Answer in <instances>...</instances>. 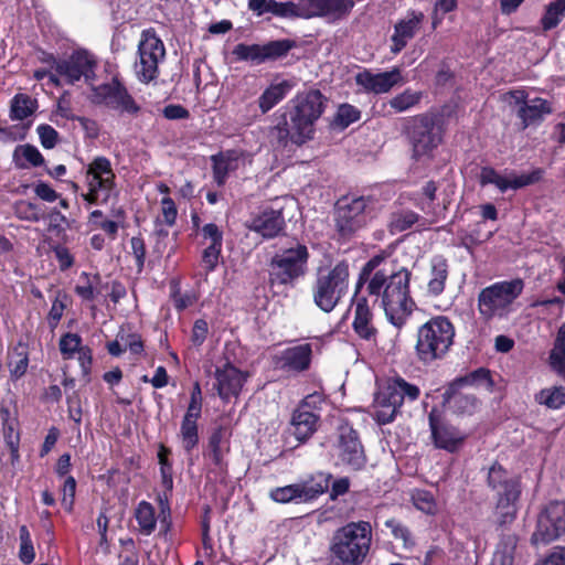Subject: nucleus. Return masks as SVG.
<instances>
[{
	"instance_id": "nucleus-1",
	"label": "nucleus",
	"mask_w": 565,
	"mask_h": 565,
	"mask_svg": "<svg viewBox=\"0 0 565 565\" xmlns=\"http://www.w3.org/2000/svg\"><path fill=\"white\" fill-rule=\"evenodd\" d=\"M411 276L406 267L397 266L384 255H375L365 263L355 282L353 297L355 309L352 326L361 339L370 341L376 335L367 299L359 296L362 287L366 285L367 295L375 297L386 319L401 329L416 306L409 292Z\"/></svg>"
},
{
	"instance_id": "nucleus-2",
	"label": "nucleus",
	"mask_w": 565,
	"mask_h": 565,
	"mask_svg": "<svg viewBox=\"0 0 565 565\" xmlns=\"http://www.w3.org/2000/svg\"><path fill=\"white\" fill-rule=\"evenodd\" d=\"M327 99L318 89L298 93L291 100L289 121L286 128H279L280 139L289 137L296 145H302L313 138L316 122L324 111Z\"/></svg>"
},
{
	"instance_id": "nucleus-3",
	"label": "nucleus",
	"mask_w": 565,
	"mask_h": 565,
	"mask_svg": "<svg viewBox=\"0 0 565 565\" xmlns=\"http://www.w3.org/2000/svg\"><path fill=\"white\" fill-rule=\"evenodd\" d=\"M371 542L370 522H350L338 529L330 543L333 565H361L369 554Z\"/></svg>"
},
{
	"instance_id": "nucleus-4",
	"label": "nucleus",
	"mask_w": 565,
	"mask_h": 565,
	"mask_svg": "<svg viewBox=\"0 0 565 565\" xmlns=\"http://www.w3.org/2000/svg\"><path fill=\"white\" fill-rule=\"evenodd\" d=\"M455 327L444 316L429 319L419 327L416 341V354L424 363L443 359L454 343Z\"/></svg>"
},
{
	"instance_id": "nucleus-5",
	"label": "nucleus",
	"mask_w": 565,
	"mask_h": 565,
	"mask_svg": "<svg viewBox=\"0 0 565 565\" xmlns=\"http://www.w3.org/2000/svg\"><path fill=\"white\" fill-rule=\"evenodd\" d=\"M350 281V267L340 262L330 269H320L312 285V300L323 312H331L347 295Z\"/></svg>"
},
{
	"instance_id": "nucleus-6",
	"label": "nucleus",
	"mask_w": 565,
	"mask_h": 565,
	"mask_svg": "<svg viewBox=\"0 0 565 565\" xmlns=\"http://www.w3.org/2000/svg\"><path fill=\"white\" fill-rule=\"evenodd\" d=\"M523 289L524 282L520 278L498 281L483 288L478 296L480 315L486 320L507 318Z\"/></svg>"
},
{
	"instance_id": "nucleus-7",
	"label": "nucleus",
	"mask_w": 565,
	"mask_h": 565,
	"mask_svg": "<svg viewBox=\"0 0 565 565\" xmlns=\"http://www.w3.org/2000/svg\"><path fill=\"white\" fill-rule=\"evenodd\" d=\"M309 250L305 244L292 242L276 252L269 263L273 285L294 286L308 271Z\"/></svg>"
},
{
	"instance_id": "nucleus-8",
	"label": "nucleus",
	"mask_w": 565,
	"mask_h": 565,
	"mask_svg": "<svg viewBox=\"0 0 565 565\" xmlns=\"http://www.w3.org/2000/svg\"><path fill=\"white\" fill-rule=\"evenodd\" d=\"M86 193L83 199L89 204H107L118 196L116 174L110 160L106 157H95L85 171Z\"/></svg>"
},
{
	"instance_id": "nucleus-9",
	"label": "nucleus",
	"mask_w": 565,
	"mask_h": 565,
	"mask_svg": "<svg viewBox=\"0 0 565 565\" xmlns=\"http://www.w3.org/2000/svg\"><path fill=\"white\" fill-rule=\"evenodd\" d=\"M419 393V388L416 385L409 384L401 377L390 380L375 394L373 405L374 419L381 425L393 422L404 401L413 402L418 398Z\"/></svg>"
},
{
	"instance_id": "nucleus-10",
	"label": "nucleus",
	"mask_w": 565,
	"mask_h": 565,
	"mask_svg": "<svg viewBox=\"0 0 565 565\" xmlns=\"http://www.w3.org/2000/svg\"><path fill=\"white\" fill-rule=\"evenodd\" d=\"M166 56L163 42L153 30H145L138 44V60L135 63V73L142 83H150L159 75V63Z\"/></svg>"
},
{
	"instance_id": "nucleus-11",
	"label": "nucleus",
	"mask_w": 565,
	"mask_h": 565,
	"mask_svg": "<svg viewBox=\"0 0 565 565\" xmlns=\"http://www.w3.org/2000/svg\"><path fill=\"white\" fill-rule=\"evenodd\" d=\"M373 202L366 198H356L342 203L337 209V228L342 236L360 231L374 217Z\"/></svg>"
},
{
	"instance_id": "nucleus-12",
	"label": "nucleus",
	"mask_w": 565,
	"mask_h": 565,
	"mask_svg": "<svg viewBox=\"0 0 565 565\" xmlns=\"http://www.w3.org/2000/svg\"><path fill=\"white\" fill-rule=\"evenodd\" d=\"M565 534V502L554 501L540 513L531 542L547 544Z\"/></svg>"
},
{
	"instance_id": "nucleus-13",
	"label": "nucleus",
	"mask_w": 565,
	"mask_h": 565,
	"mask_svg": "<svg viewBox=\"0 0 565 565\" xmlns=\"http://www.w3.org/2000/svg\"><path fill=\"white\" fill-rule=\"evenodd\" d=\"M96 61L87 51H75L68 57L60 60L55 63L54 70L60 81L67 84L84 78L90 82L95 76Z\"/></svg>"
},
{
	"instance_id": "nucleus-14",
	"label": "nucleus",
	"mask_w": 565,
	"mask_h": 565,
	"mask_svg": "<svg viewBox=\"0 0 565 565\" xmlns=\"http://www.w3.org/2000/svg\"><path fill=\"white\" fill-rule=\"evenodd\" d=\"M543 175L542 169H534L530 173H521L518 174L512 170H504V172H499L491 167H484L480 172V184L484 185H494L500 192H505L507 190H518L533 183H536L541 180Z\"/></svg>"
},
{
	"instance_id": "nucleus-15",
	"label": "nucleus",
	"mask_w": 565,
	"mask_h": 565,
	"mask_svg": "<svg viewBox=\"0 0 565 565\" xmlns=\"http://www.w3.org/2000/svg\"><path fill=\"white\" fill-rule=\"evenodd\" d=\"M291 47L292 43L288 40L271 41L264 45L239 43L232 53L236 61L259 65L286 55Z\"/></svg>"
},
{
	"instance_id": "nucleus-16",
	"label": "nucleus",
	"mask_w": 565,
	"mask_h": 565,
	"mask_svg": "<svg viewBox=\"0 0 565 565\" xmlns=\"http://www.w3.org/2000/svg\"><path fill=\"white\" fill-rule=\"evenodd\" d=\"M428 423L436 448L455 452L462 446L467 435L443 418L437 409H431L428 414Z\"/></svg>"
},
{
	"instance_id": "nucleus-17",
	"label": "nucleus",
	"mask_w": 565,
	"mask_h": 565,
	"mask_svg": "<svg viewBox=\"0 0 565 565\" xmlns=\"http://www.w3.org/2000/svg\"><path fill=\"white\" fill-rule=\"evenodd\" d=\"M337 456L341 462L352 470H360L365 466L366 457L354 429L348 426L340 427L337 444Z\"/></svg>"
},
{
	"instance_id": "nucleus-18",
	"label": "nucleus",
	"mask_w": 565,
	"mask_h": 565,
	"mask_svg": "<svg viewBox=\"0 0 565 565\" xmlns=\"http://www.w3.org/2000/svg\"><path fill=\"white\" fill-rule=\"evenodd\" d=\"M414 122L411 131L414 154L422 157L435 149L441 141V137L431 116H419L415 118Z\"/></svg>"
},
{
	"instance_id": "nucleus-19",
	"label": "nucleus",
	"mask_w": 565,
	"mask_h": 565,
	"mask_svg": "<svg viewBox=\"0 0 565 565\" xmlns=\"http://www.w3.org/2000/svg\"><path fill=\"white\" fill-rule=\"evenodd\" d=\"M248 373L241 371L231 363L217 366L214 373L215 383L213 387L217 391L220 398L227 403L232 397H237L248 379Z\"/></svg>"
},
{
	"instance_id": "nucleus-20",
	"label": "nucleus",
	"mask_w": 565,
	"mask_h": 565,
	"mask_svg": "<svg viewBox=\"0 0 565 565\" xmlns=\"http://www.w3.org/2000/svg\"><path fill=\"white\" fill-rule=\"evenodd\" d=\"M306 20L321 18L337 22L348 17L354 8V0H303Z\"/></svg>"
},
{
	"instance_id": "nucleus-21",
	"label": "nucleus",
	"mask_w": 565,
	"mask_h": 565,
	"mask_svg": "<svg viewBox=\"0 0 565 565\" xmlns=\"http://www.w3.org/2000/svg\"><path fill=\"white\" fill-rule=\"evenodd\" d=\"M213 178L217 185H223L231 172L250 164L252 156L247 151L231 149L212 157Z\"/></svg>"
},
{
	"instance_id": "nucleus-22",
	"label": "nucleus",
	"mask_w": 565,
	"mask_h": 565,
	"mask_svg": "<svg viewBox=\"0 0 565 565\" xmlns=\"http://www.w3.org/2000/svg\"><path fill=\"white\" fill-rule=\"evenodd\" d=\"M356 84L364 90L374 94H384L403 82L399 67H393L387 72L372 73L364 71L355 76Z\"/></svg>"
},
{
	"instance_id": "nucleus-23",
	"label": "nucleus",
	"mask_w": 565,
	"mask_h": 565,
	"mask_svg": "<svg viewBox=\"0 0 565 565\" xmlns=\"http://www.w3.org/2000/svg\"><path fill=\"white\" fill-rule=\"evenodd\" d=\"M311 398L307 396L291 416L290 431L298 441L308 440L318 428L320 416L310 409Z\"/></svg>"
},
{
	"instance_id": "nucleus-24",
	"label": "nucleus",
	"mask_w": 565,
	"mask_h": 565,
	"mask_svg": "<svg viewBox=\"0 0 565 565\" xmlns=\"http://www.w3.org/2000/svg\"><path fill=\"white\" fill-rule=\"evenodd\" d=\"M425 15L420 11H409L394 25V33L391 36V52L398 54L407 43L414 39L420 30Z\"/></svg>"
},
{
	"instance_id": "nucleus-25",
	"label": "nucleus",
	"mask_w": 565,
	"mask_h": 565,
	"mask_svg": "<svg viewBox=\"0 0 565 565\" xmlns=\"http://www.w3.org/2000/svg\"><path fill=\"white\" fill-rule=\"evenodd\" d=\"M285 221L280 211L264 210L252 215L246 222L248 230L259 234L264 238L277 236L284 228Z\"/></svg>"
},
{
	"instance_id": "nucleus-26",
	"label": "nucleus",
	"mask_w": 565,
	"mask_h": 565,
	"mask_svg": "<svg viewBox=\"0 0 565 565\" xmlns=\"http://www.w3.org/2000/svg\"><path fill=\"white\" fill-rule=\"evenodd\" d=\"M311 355V344L302 343L281 351L275 356V363L282 370L302 372L309 367Z\"/></svg>"
},
{
	"instance_id": "nucleus-27",
	"label": "nucleus",
	"mask_w": 565,
	"mask_h": 565,
	"mask_svg": "<svg viewBox=\"0 0 565 565\" xmlns=\"http://www.w3.org/2000/svg\"><path fill=\"white\" fill-rule=\"evenodd\" d=\"M449 265L443 256H434L430 260L429 278L427 281V294L433 297L441 295L448 279Z\"/></svg>"
},
{
	"instance_id": "nucleus-28",
	"label": "nucleus",
	"mask_w": 565,
	"mask_h": 565,
	"mask_svg": "<svg viewBox=\"0 0 565 565\" xmlns=\"http://www.w3.org/2000/svg\"><path fill=\"white\" fill-rule=\"evenodd\" d=\"M553 108L548 100L533 98L524 103L519 109V117L522 119L523 128L541 122L545 116L552 114Z\"/></svg>"
},
{
	"instance_id": "nucleus-29",
	"label": "nucleus",
	"mask_w": 565,
	"mask_h": 565,
	"mask_svg": "<svg viewBox=\"0 0 565 565\" xmlns=\"http://www.w3.org/2000/svg\"><path fill=\"white\" fill-rule=\"evenodd\" d=\"M520 488L510 486L508 493L498 494V501L495 505V518L500 525L511 523L516 515V502L520 497Z\"/></svg>"
},
{
	"instance_id": "nucleus-30",
	"label": "nucleus",
	"mask_w": 565,
	"mask_h": 565,
	"mask_svg": "<svg viewBox=\"0 0 565 565\" xmlns=\"http://www.w3.org/2000/svg\"><path fill=\"white\" fill-rule=\"evenodd\" d=\"M294 87L295 83L292 81H281L279 83L271 84L259 97L258 103L262 113L266 114L280 100H282Z\"/></svg>"
},
{
	"instance_id": "nucleus-31",
	"label": "nucleus",
	"mask_w": 565,
	"mask_h": 565,
	"mask_svg": "<svg viewBox=\"0 0 565 565\" xmlns=\"http://www.w3.org/2000/svg\"><path fill=\"white\" fill-rule=\"evenodd\" d=\"M199 414L185 413L181 422L179 438L186 452H190L199 444L198 420Z\"/></svg>"
},
{
	"instance_id": "nucleus-32",
	"label": "nucleus",
	"mask_w": 565,
	"mask_h": 565,
	"mask_svg": "<svg viewBox=\"0 0 565 565\" xmlns=\"http://www.w3.org/2000/svg\"><path fill=\"white\" fill-rule=\"evenodd\" d=\"M105 106L114 110L127 113L130 115L137 114L140 109L127 89L118 82L115 85V89L110 94Z\"/></svg>"
},
{
	"instance_id": "nucleus-33",
	"label": "nucleus",
	"mask_w": 565,
	"mask_h": 565,
	"mask_svg": "<svg viewBox=\"0 0 565 565\" xmlns=\"http://www.w3.org/2000/svg\"><path fill=\"white\" fill-rule=\"evenodd\" d=\"M488 483L498 494H505L510 486L520 488L519 481L512 478L508 472L499 465H493L488 473Z\"/></svg>"
},
{
	"instance_id": "nucleus-34",
	"label": "nucleus",
	"mask_w": 565,
	"mask_h": 565,
	"mask_svg": "<svg viewBox=\"0 0 565 565\" xmlns=\"http://www.w3.org/2000/svg\"><path fill=\"white\" fill-rule=\"evenodd\" d=\"M100 277L98 274L83 271L75 286V292L84 301H92L99 294Z\"/></svg>"
},
{
	"instance_id": "nucleus-35",
	"label": "nucleus",
	"mask_w": 565,
	"mask_h": 565,
	"mask_svg": "<svg viewBox=\"0 0 565 565\" xmlns=\"http://www.w3.org/2000/svg\"><path fill=\"white\" fill-rule=\"evenodd\" d=\"M135 518L141 534L148 536L154 532L157 525V516L154 508L151 503L147 501L139 502L135 510Z\"/></svg>"
},
{
	"instance_id": "nucleus-36",
	"label": "nucleus",
	"mask_w": 565,
	"mask_h": 565,
	"mask_svg": "<svg viewBox=\"0 0 565 565\" xmlns=\"http://www.w3.org/2000/svg\"><path fill=\"white\" fill-rule=\"evenodd\" d=\"M268 12L278 18L306 19L303 0H298L297 2L269 0Z\"/></svg>"
},
{
	"instance_id": "nucleus-37",
	"label": "nucleus",
	"mask_w": 565,
	"mask_h": 565,
	"mask_svg": "<svg viewBox=\"0 0 565 565\" xmlns=\"http://www.w3.org/2000/svg\"><path fill=\"white\" fill-rule=\"evenodd\" d=\"M228 451L227 433L224 428L213 431L209 440V457L216 466H222L223 458Z\"/></svg>"
},
{
	"instance_id": "nucleus-38",
	"label": "nucleus",
	"mask_w": 565,
	"mask_h": 565,
	"mask_svg": "<svg viewBox=\"0 0 565 565\" xmlns=\"http://www.w3.org/2000/svg\"><path fill=\"white\" fill-rule=\"evenodd\" d=\"M565 18V0H552L545 6L544 13L541 18V26L543 31L555 29Z\"/></svg>"
},
{
	"instance_id": "nucleus-39",
	"label": "nucleus",
	"mask_w": 565,
	"mask_h": 565,
	"mask_svg": "<svg viewBox=\"0 0 565 565\" xmlns=\"http://www.w3.org/2000/svg\"><path fill=\"white\" fill-rule=\"evenodd\" d=\"M550 358L552 367L565 380V323L557 331Z\"/></svg>"
},
{
	"instance_id": "nucleus-40",
	"label": "nucleus",
	"mask_w": 565,
	"mask_h": 565,
	"mask_svg": "<svg viewBox=\"0 0 565 565\" xmlns=\"http://www.w3.org/2000/svg\"><path fill=\"white\" fill-rule=\"evenodd\" d=\"M269 497L273 501L278 503H289L297 500L306 502L305 489L301 483L275 488L270 490Z\"/></svg>"
},
{
	"instance_id": "nucleus-41",
	"label": "nucleus",
	"mask_w": 565,
	"mask_h": 565,
	"mask_svg": "<svg viewBox=\"0 0 565 565\" xmlns=\"http://www.w3.org/2000/svg\"><path fill=\"white\" fill-rule=\"evenodd\" d=\"M332 481V476L326 472L316 473L310 481L301 483L305 489V501L315 499L324 493Z\"/></svg>"
},
{
	"instance_id": "nucleus-42",
	"label": "nucleus",
	"mask_w": 565,
	"mask_h": 565,
	"mask_svg": "<svg viewBox=\"0 0 565 565\" xmlns=\"http://www.w3.org/2000/svg\"><path fill=\"white\" fill-rule=\"evenodd\" d=\"M418 221V215L411 210H398L391 214L388 227L391 233H401L411 228Z\"/></svg>"
},
{
	"instance_id": "nucleus-43",
	"label": "nucleus",
	"mask_w": 565,
	"mask_h": 565,
	"mask_svg": "<svg viewBox=\"0 0 565 565\" xmlns=\"http://www.w3.org/2000/svg\"><path fill=\"white\" fill-rule=\"evenodd\" d=\"M423 98V93L413 89H405L390 100V106L396 113L406 111L416 106Z\"/></svg>"
},
{
	"instance_id": "nucleus-44",
	"label": "nucleus",
	"mask_w": 565,
	"mask_h": 565,
	"mask_svg": "<svg viewBox=\"0 0 565 565\" xmlns=\"http://www.w3.org/2000/svg\"><path fill=\"white\" fill-rule=\"evenodd\" d=\"M14 159L17 166L20 168H26L29 166L38 167L43 163V157L38 148L24 145L20 146L14 151Z\"/></svg>"
},
{
	"instance_id": "nucleus-45",
	"label": "nucleus",
	"mask_w": 565,
	"mask_h": 565,
	"mask_svg": "<svg viewBox=\"0 0 565 565\" xmlns=\"http://www.w3.org/2000/svg\"><path fill=\"white\" fill-rule=\"evenodd\" d=\"M29 365V355L24 348H17L9 354L8 367L12 379L18 380L22 377Z\"/></svg>"
},
{
	"instance_id": "nucleus-46",
	"label": "nucleus",
	"mask_w": 565,
	"mask_h": 565,
	"mask_svg": "<svg viewBox=\"0 0 565 565\" xmlns=\"http://www.w3.org/2000/svg\"><path fill=\"white\" fill-rule=\"evenodd\" d=\"M536 401L552 409H558L565 404V388L559 386L547 387L536 395Z\"/></svg>"
},
{
	"instance_id": "nucleus-47",
	"label": "nucleus",
	"mask_w": 565,
	"mask_h": 565,
	"mask_svg": "<svg viewBox=\"0 0 565 565\" xmlns=\"http://www.w3.org/2000/svg\"><path fill=\"white\" fill-rule=\"evenodd\" d=\"M385 526L391 531V535L402 542L405 550H411L415 545L414 537L409 529L396 519L385 521Z\"/></svg>"
},
{
	"instance_id": "nucleus-48",
	"label": "nucleus",
	"mask_w": 565,
	"mask_h": 565,
	"mask_svg": "<svg viewBox=\"0 0 565 565\" xmlns=\"http://www.w3.org/2000/svg\"><path fill=\"white\" fill-rule=\"evenodd\" d=\"M34 111V102L28 95L18 94L11 104V117L17 120H23Z\"/></svg>"
},
{
	"instance_id": "nucleus-49",
	"label": "nucleus",
	"mask_w": 565,
	"mask_h": 565,
	"mask_svg": "<svg viewBox=\"0 0 565 565\" xmlns=\"http://www.w3.org/2000/svg\"><path fill=\"white\" fill-rule=\"evenodd\" d=\"M0 417L2 420L3 436L7 446H14L20 444V434L15 429L17 422L11 418L10 411L7 407L0 408Z\"/></svg>"
},
{
	"instance_id": "nucleus-50",
	"label": "nucleus",
	"mask_w": 565,
	"mask_h": 565,
	"mask_svg": "<svg viewBox=\"0 0 565 565\" xmlns=\"http://www.w3.org/2000/svg\"><path fill=\"white\" fill-rule=\"evenodd\" d=\"M460 383L467 384V385H477L482 386L487 391H492L493 388V381L491 377V373L487 369H478L463 379L460 380Z\"/></svg>"
},
{
	"instance_id": "nucleus-51",
	"label": "nucleus",
	"mask_w": 565,
	"mask_h": 565,
	"mask_svg": "<svg viewBox=\"0 0 565 565\" xmlns=\"http://www.w3.org/2000/svg\"><path fill=\"white\" fill-rule=\"evenodd\" d=\"M412 500L416 509L426 513L434 514L437 510L434 495L425 490H416L412 494Z\"/></svg>"
},
{
	"instance_id": "nucleus-52",
	"label": "nucleus",
	"mask_w": 565,
	"mask_h": 565,
	"mask_svg": "<svg viewBox=\"0 0 565 565\" xmlns=\"http://www.w3.org/2000/svg\"><path fill=\"white\" fill-rule=\"evenodd\" d=\"M82 348V338L76 333H66L60 340V351L64 359L74 358Z\"/></svg>"
},
{
	"instance_id": "nucleus-53",
	"label": "nucleus",
	"mask_w": 565,
	"mask_h": 565,
	"mask_svg": "<svg viewBox=\"0 0 565 565\" xmlns=\"http://www.w3.org/2000/svg\"><path fill=\"white\" fill-rule=\"evenodd\" d=\"M13 211L18 218L24 221L36 222L41 217L39 207L35 204L24 200L15 202Z\"/></svg>"
},
{
	"instance_id": "nucleus-54",
	"label": "nucleus",
	"mask_w": 565,
	"mask_h": 565,
	"mask_svg": "<svg viewBox=\"0 0 565 565\" xmlns=\"http://www.w3.org/2000/svg\"><path fill=\"white\" fill-rule=\"evenodd\" d=\"M360 119V110L352 105L343 104L338 108L335 122L342 128Z\"/></svg>"
},
{
	"instance_id": "nucleus-55",
	"label": "nucleus",
	"mask_w": 565,
	"mask_h": 565,
	"mask_svg": "<svg viewBox=\"0 0 565 565\" xmlns=\"http://www.w3.org/2000/svg\"><path fill=\"white\" fill-rule=\"evenodd\" d=\"M451 407L459 413L470 414L477 408V399L472 395L456 394L450 397Z\"/></svg>"
},
{
	"instance_id": "nucleus-56",
	"label": "nucleus",
	"mask_w": 565,
	"mask_h": 565,
	"mask_svg": "<svg viewBox=\"0 0 565 565\" xmlns=\"http://www.w3.org/2000/svg\"><path fill=\"white\" fill-rule=\"evenodd\" d=\"M222 246H206L202 253L201 267L205 270V275L213 271L221 256Z\"/></svg>"
},
{
	"instance_id": "nucleus-57",
	"label": "nucleus",
	"mask_w": 565,
	"mask_h": 565,
	"mask_svg": "<svg viewBox=\"0 0 565 565\" xmlns=\"http://www.w3.org/2000/svg\"><path fill=\"white\" fill-rule=\"evenodd\" d=\"M200 234L203 242L209 244L207 246H222L223 245V233L218 226L214 223L204 224L200 228Z\"/></svg>"
},
{
	"instance_id": "nucleus-58",
	"label": "nucleus",
	"mask_w": 565,
	"mask_h": 565,
	"mask_svg": "<svg viewBox=\"0 0 565 565\" xmlns=\"http://www.w3.org/2000/svg\"><path fill=\"white\" fill-rule=\"evenodd\" d=\"M76 481L73 477L68 476L63 484L61 503L68 512L72 511L75 498Z\"/></svg>"
},
{
	"instance_id": "nucleus-59",
	"label": "nucleus",
	"mask_w": 565,
	"mask_h": 565,
	"mask_svg": "<svg viewBox=\"0 0 565 565\" xmlns=\"http://www.w3.org/2000/svg\"><path fill=\"white\" fill-rule=\"evenodd\" d=\"M117 82L102 84L92 88L90 100L97 105H106Z\"/></svg>"
},
{
	"instance_id": "nucleus-60",
	"label": "nucleus",
	"mask_w": 565,
	"mask_h": 565,
	"mask_svg": "<svg viewBox=\"0 0 565 565\" xmlns=\"http://www.w3.org/2000/svg\"><path fill=\"white\" fill-rule=\"evenodd\" d=\"M41 145L46 149L55 147L58 138L57 131L50 125H40L36 128Z\"/></svg>"
},
{
	"instance_id": "nucleus-61",
	"label": "nucleus",
	"mask_w": 565,
	"mask_h": 565,
	"mask_svg": "<svg viewBox=\"0 0 565 565\" xmlns=\"http://www.w3.org/2000/svg\"><path fill=\"white\" fill-rule=\"evenodd\" d=\"M209 333L207 322L203 319H198L192 328L191 342L195 347H200L205 341Z\"/></svg>"
},
{
	"instance_id": "nucleus-62",
	"label": "nucleus",
	"mask_w": 565,
	"mask_h": 565,
	"mask_svg": "<svg viewBox=\"0 0 565 565\" xmlns=\"http://www.w3.org/2000/svg\"><path fill=\"white\" fill-rule=\"evenodd\" d=\"M55 116L70 120H76L79 117L74 115L70 97L66 94L62 95L58 98L56 104Z\"/></svg>"
},
{
	"instance_id": "nucleus-63",
	"label": "nucleus",
	"mask_w": 565,
	"mask_h": 565,
	"mask_svg": "<svg viewBox=\"0 0 565 565\" xmlns=\"http://www.w3.org/2000/svg\"><path fill=\"white\" fill-rule=\"evenodd\" d=\"M120 341L132 354H140L143 351L142 340L138 334H120Z\"/></svg>"
},
{
	"instance_id": "nucleus-64",
	"label": "nucleus",
	"mask_w": 565,
	"mask_h": 565,
	"mask_svg": "<svg viewBox=\"0 0 565 565\" xmlns=\"http://www.w3.org/2000/svg\"><path fill=\"white\" fill-rule=\"evenodd\" d=\"M536 565H565V547L556 546Z\"/></svg>"
}]
</instances>
